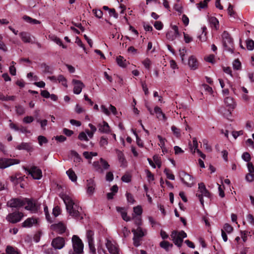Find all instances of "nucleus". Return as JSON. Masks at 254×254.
Returning <instances> with one entry per match:
<instances>
[{"instance_id":"1","label":"nucleus","mask_w":254,"mask_h":254,"mask_svg":"<svg viewBox=\"0 0 254 254\" xmlns=\"http://www.w3.org/2000/svg\"><path fill=\"white\" fill-rule=\"evenodd\" d=\"M61 197L65 204L66 210L70 216L79 220L83 219L81 207L71 196L66 194H62Z\"/></svg>"},{"instance_id":"2","label":"nucleus","mask_w":254,"mask_h":254,"mask_svg":"<svg viewBox=\"0 0 254 254\" xmlns=\"http://www.w3.org/2000/svg\"><path fill=\"white\" fill-rule=\"evenodd\" d=\"M224 103L229 109L225 110L223 107L220 108L219 111L225 118H229L231 115V111L234 109L236 106V103L234 99L231 97H227L224 99Z\"/></svg>"},{"instance_id":"3","label":"nucleus","mask_w":254,"mask_h":254,"mask_svg":"<svg viewBox=\"0 0 254 254\" xmlns=\"http://www.w3.org/2000/svg\"><path fill=\"white\" fill-rule=\"evenodd\" d=\"M72 243L73 251H70L69 254H81L83 251V244L79 237L73 235L72 238Z\"/></svg>"},{"instance_id":"4","label":"nucleus","mask_w":254,"mask_h":254,"mask_svg":"<svg viewBox=\"0 0 254 254\" xmlns=\"http://www.w3.org/2000/svg\"><path fill=\"white\" fill-rule=\"evenodd\" d=\"M132 232L133 234V245L135 247H138L140 245L142 238L146 235L147 230L145 229H142L140 227H137L136 229H132Z\"/></svg>"},{"instance_id":"5","label":"nucleus","mask_w":254,"mask_h":254,"mask_svg":"<svg viewBox=\"0 0 254 254\" xmlns=\"http://www.w3.org/2000/svg\"><path fill=\"white\" fill-rule=\"evenodd\" d=\"M187 237V235L184 231L180 232L174 231L171 235L172 240L174 244L177 245L178 247H181L182 246L183 239Z\"/></svg>"},{"instance_id":"6","label":"nucleus","mask_w":254,"mask_h":254,"mask_svg":"<svg viewBox=\"0 0 254 254\" xmlns=\"http://www.w3.org/2000/svg\"><path fill=\"white\" fill-rule=\"evenodd\" d=\"M179 175L182 183L187 187H191L194 185V178L186 172L181 171Z\"/></svg>"},{"instance_id":"7","label":"nucleus","mask_w":254,"mask_h":254,"mask_svg":"<svg viewBox=\"0 0 254 254\" xmlns=\"http://www.w3.org/2000/svg\"><path fill=\"white\" fill-rule=\"evenodd\" d=\"M94 170L97 172L103 174L104 170H107L110 167V165L105 159L101 158L99 161H94L93 163Z\"/></svg>"},{"instance_id":"8","label":"nucleus","mask_w":254,"mask_h":254,"mask_svg":"<svg viewBox=\"0 0 254 254\" xmlns=\"http://www.w3.org/2000/svg\"><path fill=\"white\" fill-rule=\"evenodd\" d=\"M24 201L25 209L29 210L32 213H36L38 211L39 206L35 200L24 198Z\"/></svg>"},{"instance_id":"9","label":"nucleus","mask_w":254,"mask_h":254,"mask_svg":"<svg viewBox=\"0 0 254 254\" xmlns=\"http://www.w3.org/2000/svg\"><path fill=\"white\" fill-rule=\"evenodd\" d=\"M23 169L35 180H40L42 177L41 170L37 167L33 166L30 169L23 167Z\"/></svg>"},{"instance_id":"10","label":"nucleus","mask_w":254,"mask_h":254,"mask_svg":"<svg viewBox=\"0 0 254 254\" xmlns=\"http://www.w3.org/2000/svg\"><path fill=\"white\" fill-rule=\"evenodd\" d=\"M198 190L200 193H197L196 196L198 197L199 201L202 206L204 205V200L202 197L205 196L209 197L210 194L209 191L206 190L205 186L203 183L198 184Z\"/></svg>"},{"instance_id":"11","label":"nucleus","mask_w":254,"mask_h":254,"mask_svg":"<svg viewBox=\"0 0 254 254\" xmlns=\"http://www.w3.org/2000/svg\"><path fill=\"white\" fill-rule=\"evenodd\" d=\"M19 160L14 159L0 158V169H5L11 165L19 164Z\"/></svg>"},{"instance_id":"12","label":"nucleus","mask_w":254,"mask_h":254,"mask_svg":"<svg viewBox=\"0 0 254 254\" xmlns=\"http://www.w3.org/2000/svg\"><path fill=\"white\" fill-rule=\"evenodd\" d=\"M23 217V214L22 213L19 212H14L9 214L6 216V219L8 221L12 223H15L19 222Z\"/></svg>"},{"instance_id":"13","label":"nucleus","mask_w":254,"mask_h":254,"mask_svg":"<svg viewBox=\"0 0 254 254\" xmlns=\"http://www.w3.org/2000/svg\"><path fill=\"white\" fill-rule=\"evenodd\" d=\"M223 43L227 50L232 51L233 41L227 33L224 32L223 34Z\"/></svg>"},{"instance_id":"14","label":"nucleus","mask_w":254,"mask_h":254,"mask_svg":"<svg viewBox=\"0 0 254 254\" xmlns=\"http://www.w3.org/2000/svg\"><path fill=\"white\" fill-rule=\"evenodd\" d=\"M72 83L73 85V92L75 94H79L85 87L84 83L79 80L73 79L72 80Z\"/></svg>"},{"instance_id":"15","label":"nucleus","mask_w":254,"mask_h":254,"mask_svg":"<svg viewBox=\"0 0 254 254\" xmlns=\"http://www.w3.org/2000/svg\"><path fill=\"white\" fill-rule=\"evenodd\" d=\"M106 246L110 254H120L119 249L115 243L107 240Z\"/></svg>"},{"instance_id":"16","label":"nucleus","mask_w":254,"mask_h":254,"mask_svg":"<svg viewBox=\"0 0 254 254\" xmlns=\"http://www.w3.org/2000/svg\"><path fill=\"white\" fill-rule=\"evenodd\" d=\"M173 31H168L166 33V38L167 39L173 41L177 37L180 36L178 27L176 25L172 26Z\"/></svg>"},{"instance_id":"17","label":"nucleus","mask_w":254,"mask_h":254,"mask_svg":"<svg viewBox=\"0 0 254 254\" xmlns=\"http://www.w3.org/2000/svg\"><path fill=\"white\" fill-rule=\"evenodd\" d=\"M10 207L19 208L24 205V198H12L7 202Z\"/></svg>"},{"instance_id":"18","label":"nucleus","mask_w":254,"mask_h":254,"mask_svg":"<svg viewBox=\"0 0 254 254\" xmlns=\"http://www.w3.org/2000/svg\"><path fill=\"white\" fill-rule=\"evenodd\" d=\"M65 245L64 240L62 237H57L52 242V245L55 249H61Z\"/></svg>"},{"instance_id":"19","label":"nucleus","mask_w":254,"mask_h":254,"mask_svg":"<svg viewBox=\"0 0 254 254\" xmlns=\"http://www.w3.org/2000/svg\"><path fill=\"white\" fill-rule=\"evenodd\" d=\"M38 225V219L34 217L28 218L22 223V226L24 227L30 228Z\"/></svg>"},{"instance_id":"20","label":"nucleus","mask_w":254,"mask_h":254,"mask_svg":"<svg viewBox=\"0 0 254 254\" xmlns=\"http://www.w3.org/2000/svg\"><path fill=\"white\" fill-rule=\"evenodd\" d=\"M98 130L101 133H107L110 132V127L108 124L105 121L99 123L97 125Z\"/></svg>"},{"instance_id":"21","label":"nucleus","mask_w":254,"mask_h":254,"mask_svg":"<svg viewBox=\"0 0 254 254\" xmlns=\"http://www.w3.org/2000/svg\"><path fill=\"white\" fill-rule=\"evenodd\" d=\"M118 159L121 164V167H126L127 166V161L125 157L124 153L120 150H117Z\"/></svg>"},{"instance_id":"22","label":"nucleus","mask_w":254,"mask_h":254,"mask_svg":"<svg viewBox=\"0 0 254 254\" xmlns=\"http://www.w3.org/2000/svg\"><path fill=\"white\" fill-rule=\"evenodd\" d=\"M52 229L59 234H63L65 231V226L63 223L53 224L51 226Z\"/></svg>"},{"instance_id":"23","label":"nucleus","mask_w":254,"mask_h":254,"mask_svg":"<svg viewBox=\"0 0 254 254\" xmlns=\"http://www.w3.org/2000/svg\"><path fill=\"white\" fill-rule=\"evenodd\" d=\"M87 193L89 195H92L95 191V183L92 180H87Z\"/></svg>"},{"instance_id":"24","label":"nucleus","mask_w":254,"mask_h":254,"mask_svg":"<svg viewBox=\"0 0 254 254\" xmlns=\"http://www.w3.org/2000/svg\"><path fill=\"white\" fill-rule=\"evenodd\" d=\"M116 210L119 213L121 214L124 220L127 222L130 220V218L127 215V211L125 208L117 207Z\"/></svg>"},{"instance_id":"25","label":"nucleus","mask_w":254,"mask_h":254,"mask_svg":"<svg viewBox=\"0 0 254 254\" xmlns=\"http://www.w3.org/2000/svg\"><path fill=\"white\" fill-rule=\"evenodd\" d=\"M154 111L158 119L164 121H166L167 120V118L165 115L162 112L160 108L157 106L155 107L154 108Z\"/></svg>"},{"instance_id":"26","label":"nucleus","mask_w":254,"mask_h":254,"mask_svg":"<svg viewBox=\"0 0 254 254\" xmlns=\"http://www.w3.org/2000/svg\"><path fill=\"white\" fill-rule=\"evenodd\" d=\"M188 64L190 68L193 70H195L198 67V63L193 56H191L189 59Z\"/></svg>"},{"instance_id":"27","label":"nucleus","mask_w":254,"mask_h":254,"mask_svg":"<svg viewBox=\"0 0 254 254\" xmlns=\"http://www.w3.org/2000/svg\"><path fill=\"white\" fill-rule=\"evenodd\" d=\"M21 40L24 43H31L32 40L29 33L26 32H22L19 33Z\"/></svg>"},{"instance_id":"28","label":"nucleus","mask_w":254,"mask_h":254,"mask_svg":"<svg viewBox=\"0 0 254 254\" xmlns=\"http://www.w3.org/2000/svg\"><path fill=\"white\" fill-rule=\"evenodd\" d=\"M18 150H26L30 151L32 149L31 145L29 143L22 142L20 144L17 145L16 147Z\"/></svg>"},{"instance_id":"29","label":"nucleus","mask_w":254,"mask_h":254,"mask_svg":"<svg viewBox=\"0 0 254 254\" xmlns=\"http://www.w3.org/2000/svg\"><path fill=\"white\" fill-rule=\"evenodd\" d=\"M116 61L118 63V64L122 67H126L127 64V62L126 60L124 59L123 57L121 56L117 57Z\"/></svg>"},{"instance_id":"30","label":"nucleus","mask_w":254,"mask_h":254,"mask_svg":"<svg viewBox=\"0 0 254 254\" xmlns=\"http://www.w3.org/2000/svg\"><path fill=\"white\" fill-rule=\"evenodd\" d=\"M66 174L67 175V176H68L69 179L73 182H75L77 180V176L76 175V174H75L74 172L71 170V169H69L68 170H67L66 172Z\"/></svg>"},{"instance_id":"31","label":"nucleus","mask_w":254,"mask_h":254,"mask_svg":"<svg viewBox=\"0 0 254 254\" xmlns=\"http://www.w3.org/2000/svg\"><path fill=\"white\" fill-rule=\"evenodd\" d=\"M160 247L165 249L166 251H168L170 249L172 248L173 247V244H170L168 241H162L160 243Z\"/></svg>"},{"instance_id":"32","label":"nucleus","mask_w":254,"mask_h":254,"mask_svg":"<svg viewBox=\"0 0 254 254\" xmlns=\"http://www.w3.org/2000/svg\"><path fill=\"white\" fill-rule=\"evenodd\" d=\"M51 39L52 41H53L54 42H55L57 44L59 45V46L62 47L64 49H66L67 48V46L64 45L62 43V40L58 38L56 36H52L51 37Z\"/></svg>"},{"instance_id":"33","label":"nucleus","mask_w":254,"mask_h":254,"mask_svg":"<svg viewBox=\"0 0 254 254\" xmlns=\"http://www.w3.org/2000/svg\"><path fill=\"white\" fill-rule=\"evenodd\" d=\"M209 22L212 27H214L216 29H217L219 21L216 18L214 17H211L209 18Z\"/></svg>"},{"instance_id":"34","label":"nucleus","mask_w":254,"mask_h":254,"mask_svg":"<svg viewBox=\"0 0 254 254\" xmlns=\"http://www.w3.org/2000/svg\"><path fill=\"white\" fill-rule=\"evenodd\" d=\"M23 19H24L26 22L29 23H32L33 24H38L41 23L40 21L37 20L35 19H33L28 16L25 15L23 16Z\"/></svg>"},{"instance_id":"35","label":"nucleus","mask_w":254,"mask_h":254,"mask_svg":"<svg viewBox=\"0 0 254 254\" xmlns=\"http://www.w3.org/2000/svg\"><path fill=\"white\" fill-rule=\"evenodd\" d=\"M86 236L88 243L94 242V232L92 230H87Z\"/></svg>"},{"instance_id":"36","label":"nucleus","mask_w":254,"mask_h":254,"mask_svg":"<svg viewBox=\"0 0 254 254\" xmlns=\"http://www.w3.org/2000/svg\"><path fill=\"white\" fill-rule=\"evenodd\" d=\"M202 32L201 34L200 35H198L197 36V38L201 41H205L206 39V27H203L201 28Z\"/></svg>"},{"instance_id":"37","label":"nucleus","mask_w":254,"mask_h":254,"mask_svg":"<svg viewBox=\"0 0 254 254\" xmlns=\"http://www.w3.org/2000/svg\"><path fill=\"white\" fill-rule=\"evenodd\" d=\"M57 80V81H58L59 83H61L65 87H67L66 79L63 75H59L58 76Z\"/></svg>"},{"instance_id":"38","label":"nucleus","mask_w":254,"mask_h":254,"mask_svg":"<svg viewBox=\"0 0 254 254\" xmlns=\"http://www.w3.org/2000/svg\"><path fill=\"white\" fill-rule=\"evenodd\" d=\"M233 230V228L230 224L226 223L224 224L223 228L221 230L224 231L225 233L227 232L229 234L232 233Z\"/></svg>"},{"instance_id":"39","label":"nucleus","mask_w":254,"mask_h":254,"mask_svg":"<svg viewBox=\"0 0 254 254\" xmlns=\"http://www.w3.org/2000/svg\"><path fill=\"white\" fill-rule=\"evenodd\" d=\"M71 155L73 157V160L75 162H80L81 158L79 155L75 151H71Z\"/></svg>"},{"instance_id":"40","label":"nucleus","mask_w":254,"mask_h":254,"mask_svg":"<svg viewBox=\"0 0 254 254\" xmlns=\"http://www.w3.org/2000/svg\"><path fill=\"white\" fill-rule=\"evenodd\" d=\"M15 108L16 113L19 115H23L25 112L24 108L21 105L16 106Z\"/></svg>"},{"instance_id":"41","label":"nucleus","mask_w":254,"mask_h":254,"mask_svg":"<svg viewBox=\"0 0 254 254\" xmlns=\"http://www.w3.org/2000/svg\"><path fill=\"white\" fill-rule=\"evenodd\" d=\"M164 173L166 175L167 178L168 179H170L171 180H175V176L171 173L170 170L166 168L164 170Z\"/></svg>"},{"instance_id":"42","label":"nucleus","mask_w":254,"mask_h":254,"mask_svg":"<svg viewBox=\"0 0 254 254\" xmlns=\"http://www.w3.org/2000/svg\"><path fill=\"white\" fill-rule=\"evenodd\" d=\"M171 130L173 132L174 134L178 138L181 136V132L180 129L177 128L174 126H172Z\"/></svg>"},{"instance_id":"43","label":"nucleus","mask_w":254,"mask_h":254,"mask_svg":"<svg viewBox=\"0 0 254 254\" xmlns=\"http://www.w3.org/2000/svg\"><path fill=\"white\" fill-rule=\"evenodd\" d=\"M247 48L252 51L254 48V41L253 40L249 39L246 41Z\"/></svg>"},{"instance_id":"44","label":"nucleus","mask_w":254,"mask_h":254,"mask_svg":"<svg viewBox=\"0 0 254 254\" xmlns=\"http://www.w3.org/2000/svg\"><path fill=\"white\" fill-rule=\"evenodd\" d=\"M92 12L95 16L98 18H101L103 16V12L102 10L99 9H93Z\"/></svg>"},{"instance_id":"45","label":"nucleus","mask_w":254,"mask_h":254,"mask_svg":"<svg viewBox=\"0 0 254 254\" xmlns=\"http://www.w3.org/2000/svg\"><path fill=\"white\" fill-rule=\"evenodd\" d=\"M250 232L247 231H241V236L243 241L245 242L247 240V237L251 235Z\"/></svg>"},{"instance_id":"46","label":"nucleus","mask_w":254,"mask_h":254,"mask_svg":"<svg viewBox=\"0 0 254 254\" xmlns=\"http://www.w3.org/2000/svg\"><path fill=\"white\" fill-rule=\"evenodd\" d=\"M142 63L144 66V67L148 69H150V66L152 64L151 61L148 58H146L144 60H143L142 62Z\"/></svg>"},{"instance_id":"47","label":"nucleus","mask_w":254,"mask_h":254,"mask_svg":"<svg viewBox=\"0 0 254 254\" xmlns=\"http://www.w3.org/2000/svg\"><path fill=\"white\" fill-rule=\"evenodd\" d=\"M192 143H193V147L191 148V150L193 153H194L195 151L197 152V149L198 147V143L196 138H193L192 139Z\"/></svg>"},{"instance_id":"48","label":"nucleus","mask_w":254,"mask_h":254,"mask_svg":"<svg viewBox=\"0 0 254 254\" xmlns=\"http://www.w3.org/2000/svg\"><path fill=\"white\" fill-rule=\"evenodd\" d=\"M233 67L234 69L236 70H239L241 67V62L237 59L235 60L233 63Z\"/></svg>"},{"instance_id":"49","label":"nucleus","mask_w":254,"mask_h":254,"mask_svg":"<svg viewBox=\"0 0 254 254\" xmlns=\"http://www.w3.org/2000/svg\"><path fill=\"white\" fill-rule=\"evenodd\" d=\"M38 142L40 146H42L44 143H46L48 142L47 138L42 135H40L38 137Z\"/></svg>"},{"instance_id":"50","label":"nucleus","mask_w":254,"mask_h":254,"mask_svg":"<svg viewBox=\"0 0 254 254\" xmlns=\"http://www.w3.org/2000/svg\"><path fill=\"white\" fill-rule=\"evenodd\" d=\"M153 160L157 167L160 168L161 167V161L158 155H154L153 157Z\"/></svg>"},{"instance_id":"51","label":"nucleus","mask_w":254,"mask_h":254,"mask_svg":"<svg viewBox=\"0 0 254 254\" xmlns=\"http://www.w3.org/2000/svg\"><path fill=\"white\" fill-rule=\"evenodd\" d=\"M133 212L134 214L140 215L142 213V209L140 206H137L133 208Z\"/></svg>"},{"instance_id":"52","label":"nucleus","mask_w":254,"mask_h":254,"mask_svg":"<svg viewBox=\"0 0 254 254\" xmlns=\"http://www.w3.org/2000/svg\"><path fill=\"white\" fill-rule=\"evenodd\" d=\"M227 11L228 14L231 17H235L236 13L235 12L233 9V6L231 4H229V6L227 9Z\"/></svg>"},{"instance_id":"53","label":"nucleus","mask_w":254,"mask_h":254,"mask_svg":"<svg viewBox=\"0 0 254 254\" xmlns=\"http://www.w3.org/2000/svg\"><path fill=\"white\" fill-rule=\"evenodd\" d=\"M242 159L246 162H250L249 161L251 160V156L250 154L247 152H244L242 155Z\"/></svg>"},{"instance_id":"54","label":"nucleus","mask_w":254,"mask_h":254,"mask_svg":"<svg viewBox=\"0 0 254 254\" xmlns=\"http://www.w3.org/2000/svg\"><path fill=\"white\" fill-rule=\"evenodd\" d=\"M99 143L101 147H105L108 143V140L106 138L102 136L100 138Z\"/></svg>"},{"instance_id":"55","label":"nucleus","mask_w":254,"mask_h":254,"mask_svg":"<svg viewBox=\"0 0 254 254\" xmlns=\"http://www.w3.org/2000/svg\"><path fill=\"white\" fill-rule=\"evenodd\" d=\"M202 143H203V147L207 150L208 151H211V146L208 144V141L206 139H203L202 140Z\"/></svg>"},{"instance_id":"56","label":"nucleus","mask_w":254,"mask_h":254,"mask_svg":"<svg viewBox=\"0 0 254 254\" xmlns=\"http://www.w3.org/2000/svg\"><path fill=\"white\" fill-rule=\"evenodd\" d=\"M158 138L160 142L158 143V145L160 146L161 148H163L165 147V142L166 141V139L163 138L160 135H158Z\"/></svg>"},{"instance_id":"57","label":"nucleus","mask_w":254,"mask_h":254,"mask_svg":"<svg viewBox=\"0 0 254 254\" xmlns=\"http://www.w3.org/2000/svg\"><path fill=\"white\" fill-rule=\"evenodd\" d=\"M132 217L133 219L134 220L135 224L138 227H140V226L142 224L141 218L139 217H136L134 215H133Z\"/></svg>"},{"instance_id":"58","label":"nucleus","mask_w":254,"mask_h":254,"mask_svg":"<svg viewBox=\"0 0 254 254\" xmlns=\"http://www.w3.org/2000/svg\"><path fill=\"white\" fill-rule=\"evenodd\" d=\"M247 219L248 222L252 226H254V217L253 215L249 214L247 216Z\"/></svg>"},{"instance_id":"59","label":"nucleus","mask_w":254,"mask_h":254,"mask_svg":"<svg viewBox=\"0 0 254 254\" xmlns=\"http://www.w3.org/2000/svg\"><path fill=\"white\" fill-rule=\"evenodd\" d=\"M187 53V50L185 48H183L182 49H180L179 50V54L182 59V61H183L184 59V57Z\"/></svg>"},{"instance_id":"60","label":"nucleus","mask_w":254,"mask_h":254,"mask_svg":"<svg viewBox=\"0 0 254 254\" xmlns=\"http://www.w3.org/2000/svg\"><path fill=\"white\" fill-rule=\"evenodd\" d=\"M246 180L249 182L254 181V173H249L246 176Z\"/></svg>"},{"instance_id":"61","label":"nucleus","mask_w":254,"mask_h":254,"mask_svg":"<svg viewBox=\"0 0 254 254\" xmlns=\"http://www.w3.org/2000/svg\"><path fill=\"white\" fill-rule=\"evenodd\" d=\"M78 138L81 140L88 141V138L87 136V135L84 132H82L79 133L78 135Z\"/></svg>"},{"instance_id":"62","label":"nucleus","mask_w":254,"mask_h":254,"mask_svg":"<svg viewBox=\"0 0 254 254\" xmlns=\"http://www.w3.org/2000/svg\"><path fill=\"white\" fill-rule=\"evenodd\" d=\"M163 24L161 21H157L154 24L155 28L158 30H160L163 28Z\"/></svg>"},{"instance_id":"63","label":"nucleus","mask_w":254,"mask_h":254,"mask_svg":"<svg viewBox=\"0 0 254 254\" xmlns=\"http://www.w3.org/2000/svg\"><path fill=\"white\" fill-rule=\"evenodd\" d=\"M34 121V118L32 116H26L23 119L24 123L26 124H30Z\"/></svg>"},{"instance_id":"64","label":"nucleus","mask_w":254,"mask_h":254,"mask_svg":"<svg viewBox=\"0 0 254 254\" xmlns=\"http://www.w3.org/2000/svg\"><path fill=\"white\" fill-rule=\"evenodd\" d=\"M145 173L146 174V176L147 177L148 181H152L154 180V176L151 173V172L149 170H146Z\"/></svg>"}]
</instances>
